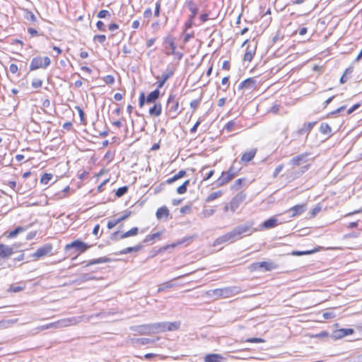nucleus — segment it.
Returning a JSON list of instances; mask_svg holds the SVG:
<instances>
[{"mask_svg":"<svg viewBox=\"0 0 362 362\" xmlns=\"http://www.w3.org/2000/svg\"><path fill=\"white\" fill-rule=\"evenodd\" d=\"M253 221H247L244 224L237 226L231 231L218 238L215 243L221 244L226 242L233 243L245 236L252 235L257 230L253 228Z\"/></svg>","mask_w":362,"mask_h":362,"instance_id":"obj_1","label":"nucleus"},{"mask_svg":"<svg viewBox=\"0 0 362 362\" xmlns=\"http://www.w3.org/2000/svg\"><path fill=\"white\" fill-rule=\"evenodd\" d=\"M181 111V110H179V99L177 98L175 94L170 93L165 107L166 115L171 119H175L180 115Z\"/></svg>","mask_w":362,"mask_h":362,"instance_id":"obj_2","label":"nucleus"},{"mask_svg":"<svg viewBox=\"0 0 362 362\" xmlns=\"http://www.w3.org/2000/svg\"><path fill=\"white\" fill-rule=\"evenodd\" d=\"M151 324L154 334L163 332L165 331H174L178 329L180 327V323L177 322H160Z\"/></svg>","mask_w":362,"mask_h":362,"instance_id":"obj_3","label":"nucleus"},{"mask_svg":"<svg viewBox=\"0 0 362 362\" xmlns=\"http://www.w3.org/2000/svg\"><path fill=\"white\" fill-rule=\"evenodd\" d=\"M90 247V245L80 240H76L69 243V257L72 255V251L77 252L74 257H71V261L76 259L78 255L84 252Z\"/></svg>","mask_w":362,"mask_h":362,"instance_id":"obj_4","label":"nucleus"},{"mask_svg":"<svg viewBox=\"0 0 362 362\" xmlns=\"http://www.w3.org/2000/svg\"><path fill=\"white\" fill-rule=\"evenodd\" d=\"M50 59L48 57H34L30 64V70L33 71L37 69H45L50 64Z\"/></svg>","mask_w":362,"mask_h":362,"instance_id":"obj_5","label":"nucleus"},{"mask_svg":"<svg viewBox=\"0 0 362 362\" xmlns=\"http://www.w3.org/2000/svg\"><path fill=\"white\" fill-rule=\"evenodd\" d=\"M246 194L244 192H238L230 202V209L233 213L239 206L245 200Z\"/></svg>","mask_w":362,"mask_h":362,"instance_id":"obj_6","label":"nucleus"},{"mask_svg":"<svg viewBox=\"0 0 362 362\" xmlns=\"http://www.w3.org/2000/svg\"><path fill=\"white\" fill-rule=\"evenodd\" d=\"M175 70V69L173 66H168L166 70L162 74L161 76L156 77L157 79H159L157 83L158 88H162L165 83L174 75Z\"/></svg>","mask_w":362,"mask_h":362,"instance_id":"obj_7","label":"nucleus"},{"mask_svg":"<svg viewBox=\"0 0 362 362\" xmlns=\"http://www.w3.org/2000/svg\"><path fill=\"white\" fill-rule=\"evenodd\" d=\"M131 329L140 334H153L152 324H145L132 327Z\"/></svg>","mask_w":362,"mask_h":362,"instance_id":"obj_8","label":"nucleus"},{"mask_svg":"<svg viewBox=\"0 0 362 362\" xmlns=\"http://www.w3.org/2000/svg\"><path fill=\"white\" fill-rule=\"evenodd\" d=\"M234 177H233L227 170L222 172L221 176L214 182V185L220 187L231 181Z\"/></svg>","mask_w":362,"mask_h":362,"instance_id":"obj_9","label":"nucleus"},{"mask_svg":"<svg viewBox=\"0 0 362 362\" xmlns=\"http://www.w3.org/2000/svg\"><path fill=\"white\" fill-rule=\"evenodd\" d=\"M52 245L51 244L47 243L43 245L42 247L38 248L36 250V252L32 255V257H35V259H38L50 254L52 252Z\"/></svg>","mask_w":362,"mask_h":362,"instance_id":"obj_10","label":"nucleus"},{"mask_svg":"<svg viewBox=\"0 0 362 362\" xmlns=\"http://www.w3.org/2000/svg\"><path fill=\"white\" fill-rule=\"evenodd\" d=\"M354 332V330L351 328H341L339 329H336L332 332V337L334 339H339L347 335L352 334Z\"/></svg>","mask_w":362,"mask_h":362,"instance_id":"obj_11","label":"nucleus"},{"mask_svg":"<svg viewBox=\"0 0 362 362\" xmlns=\"http://www.w3.org/2000/svg\"><path fill=\"white\" fill-rule=\"evenodd\" d=\"M306 209L305 204H298L296 205L286 211V213H289L290 217H295L302 214Z\"/></svg>","mask_w":362,"mask_h":362,"instance_id":"obj_12","label":"nucleus"},{"mask_svg":"<svg viewBox=\"0 0 362 362\" xmlns=\"http://www.w3.org/2000/svg\"><path fill=\"white\" fill-rule=\"evenodd\" d=\"M310 155L309 153H301L297 156L293 157L289 161V164L293 166H298L301 163L307 161V157Z\"/></svg>","mask_w":362,"mask_h":362,"instance_id":"obj_13","label":"nucleus"},{"mask_svg":"<svg viewBox=\"0 0 362 362\" xmlns=\"http://www.w3.org/2000/svg\"><path fill=\"white\" fill-rule=\"evenodd\" d=\"M261 272H270L276 269L279 265L272 261L259 262Z\"/></svg>","mask_w":362,"mask_h":362,"instance_id":"obj_14","label":"nucleus"},{"mask_svg":"<svg viewBox=\"0 0 362 362\" xmlns=\"http://www.w3.org/2000/svg\"><path fill=\"white\" fill-rule=\"evenodd\" d=\"M256 81L252 78H248L242 81L239 86V89L252 90L255 88Z\"/></svg>","mask_w":362,"mask_h":362,"instance_id":"obj_15","label":"nucleus"},{"mask_svg":"<svg viewBox=\"0 0 362 362\" xmlns=\"http://www.w3.org/2000/svg\"><path fill=\"white\" fill-rule=\"evenodd\" d=\"M223 298L232 297L239 292V288L236 286L221 288Z\"/></svg>","mask_w":362,"mask_h":362,"instance_id":"obj_16","label":"nucleus"},{"mask_svg":"<svg viewBox=\"0 0 362 362\" xmlns=\"http://www.w3.org/2000/svg\"><path fill=\"white\" fill-rule=\"evenodd\" d=\"M13 253V249L8 245L0 243V258H8Z\"/></svg>","mask_w":362,"mask_h":362,"instance_id":"obj_17","label":"nucleus"},{"mask_svg":"<svg viewBox=\"0 0 362 362\" xmlns=\"http://www.w3.org/2000/svg\"><path fill=\"white\" fill-rule=\"evenodd\" d=\"M26 230V227L18 226L14 230H11L10 232H5L3 234V235L8 239H11L16 238L18 234L23 233Z\"/></svg>","mask_w":362,"mask_h":362,"instance_id":"obj_18","label":"nucleus"},{"mask_svg":"<svg viewBox=\"0 0 362 362\" xmlns=\"http://www.w3.org/2000/svg\"><path fill=\"white\" fill-rule=\"evenodd\" d=\"M225 358L218 354H206L204 358V362H223Z\"/></svg>","mask_w":362,"mask_h":362,"instance_id":"obj_19","label":"nucleus"},{"mask_svg":"<svg viewBox=\"0 0 362 362\" xmlns=\"http://www.w3.org/2000/svg\"><path fill=\"white\" fill-rule=\"evenodd\" d=\"M187 8L190 11L191 14L189 16L191 18H195L196 15L199 11V8L193 0H187L186 1Z\"/></svg>","mask_w":362,"mask_h":362,"instance_id":"obj_20","label":"nucleus"},{"mask_svg":"<svg viewBox=\"0 0 362 362\" xmlns=\"http://www.w3.org/2000/svg\"><path fill=\"white\" fill-rule=\"evenodd\" d=\"M278 224V220L275 216H272L262 223V227L265 229H269L275 227Z\"/></svg>","mask_w":362,"mask_h":362,"instance_id":"obj_21","label":"nucleus"},{"mask_svg":"<svg viewBox=\"0 0 362 362\" xmlns=\"http://www.w3.org/2000/svg\"><path fill=\"white\" fill-rule=\"evenodd\" d=\"M255 52L256 45L253 48H251L250 46H248L244 54L243 60L247 62H251L255 54Z\"/></svg>","mask_w":362,"mask_h":362,"instance_id":"obj_22","label":"nucleus"},{"mask_svg":"<svg viewBox=\"0 0 362 362\" xmlns=\"http://www.w3.org/2000/svg\"><path fill=\"white\" fill-rule=\"evenodd\" d=\"M160 95V91L158 90V88L150 93L148 94L146 97V103H153L156 102V100L159 98Z\"/></svg>","mask_w":362,"mask_h":362,"instance_id":"obj_23","label":"nucleus"},{"mask_svg":"<svg viewBox=\"0 0 362 362\" xmlns=\"http://www.w3.org/2000/svg\"><path fill=\"white\" fill-rule=\"evenodd\" d=\"M74 119L76 115L78 116L79 120L81 123H83L86 120L85 113L83 110L79 106H75V110H72Z\"/></svg>","mask_w":362,"mask_h":362,"instance_id":"obj_24","label":"nucleus"},{"mask_svg":"<svg viewBox=\"0 0 362 362\" xmlns=\"http://www.w3.org/2000/svg\"><path fill=\"white\" fill-rule=\"evenodd\" d=\"M162 112V105L160 103H156L152 107L149 109V114L152 116L158 117Z\"/></svg>","mask_w":362,"mask_h":362,"instance_id":"obj_25","label":"nucleus"},{"mask_svg":"<svg viewBox=\"0 0 362 362\" xmlns=\"http://www.w3.org/2000/svg\"><path fill=\"white\" fill-rule=\"evenodd\" d=\"M169 210L166 206H162L158 209L156 216L158 219H161L163 217L166 218L169 216Z\"/></svg>","mask_w":362,"mask_h":362,"instance_id":"obj_26","label":"nucleus"},{"mask_svg":"<svg viewBox=\"0 0 362 362\" xmlns=\"http://www.w3.org/2000/svg\"><path fill=\"white\" fill-rule=\"evenodd\" d=\"M110 259L107 257H103L98 259H94L90 260L88 262L86 263V267H88L90 265L96 264H102V263H107L110 262Z\"/></svg>","mask_w":362,"mask_h":362,"instance_id":"obj_27","label":"nucleus"},{"mask_svg":"<svg viewBox=\"0 0 362 362\" xmlns=\"http://www.w3.org/2000/svg\"><path fill=\"white\" fill-rule=\"evenodd\" d=\"M255 154H256L255 150H252L250 151L245 152L241 157V160L243 162H245V163L250 162V160H252L253 159Z\"/></svg>","mask_w":362,"mask_h":362,"instance_id":"obj_28","label":"nucleus"},{"mask_svg":"<svg viewBox=\"0 0 362 362\" xmlns=\"http://www.w3.org/2000/svg\"><path fill=\"white\" fill-rule=\"evenodd\" d=\"M186 175V171L184 170H180L177 174H175L172 177L166 180V183L168 184H172L173 182H175L176 180L183 177Z\"/></svg>","mask_w":362,"mask_h":362,"instance_id":"obj_29","label":"nucleus"},{"mask_svg":"<svg viewBox=\"0 0 362 362\" xmlns=\"http://www.w3.org/2000/svg\"><path fill=\"white\" fill-rule=\"evenodd\" d=\"M143 247V245H137L134 247H128L119 252L120 255H127L132 252H137Z\"/></svg>","mask_w":362,"mask_h":362,"instance_id":"obj_30","label":"nucleus"},{"mask_svg":"<svg viewBox=\"0 0 362 362\" xmlns=\"http://www.w3.org/2000/svg\"><path fill=\"white\" fill-rule=\"evenodd\" d=\"M66 321H57V322H53V323H49L48 325H46L45 326H42V328L43 329H49V328H58V327H66Z\"/></svg>","mask_w":362,"mask_h":362,"instance_id":"obj_31","label":"nucleus"},{"mask_svg":"<svg viewBox=\"0 0 362 362\" xmlns=\"http://www.w3.org/2000/svg\"><path fill=\"white\" fill-rule=\"evenodd\" d=\"M206 293L208 296H211V297L215 296L216 299H218L219 298H223L221 288H216V289L209 290V291H206Z\"/></svg>","mask_w":362,"mask_h":362,"instance_id":"obj_32","label":"nucleus"},{"mask_svg":"<svg viewBox=\"0 0 362 362\" xmlns=\"http://www.w3.org/2000/svg\"><path fill=\"white\" fill-rule=\"evenodd\" d=\"M319 251V249L315 248L311 250H305V251H298L295 250L291 252L292 255L295 256H302V255H311L316 252Z\"/></svg>","mask_w":362,"mask_h":362,"instance_id":"obj_33","label":"nucleus"},{"mask_svg":"<svg viewBox=\"0 0 362 362\" xmlns=\"http://www.w3.org/2000/svg\"><path fill=\"white\" fill-rule=\"evenodd\" d=\"M235 163H236V160H234L233 163L231 165V166L227 170L234 177L238 174L239 171L240 170V167L235 166Z\"/></svg>","mask_w":362,"mask_h":362,"instance_id":"obj_34","label":"nucleus"},{"mask_svg":"<svg viewBox=\"0 0 362 362\" xmlns=\"http://www.w3.org/2000/svg\"><path fill=\"white\" fill-rule=\"evenodd\" d=\"M189 185V180H187L184 182L182 185H181L180 187L177 188V192L179 194H183L187 192V187Z\"/></svg>","mask_w":362,"mask_h":362,"instance_id":"obj_35","label":"nucleus"},{"mask_svg":"<svg viewBox=\"0 0 362 362\" xmlns=\"http://www.w3.org/2000/svg\"><path fill=\"white\" fill-rule=\"evenodd\" d=\"M173 286H174V284L172 283V281H166L159 286L158 292V293L163 292L165 289L172 288Z\"/></svg>","mask_w":362,"mask_h":362,"instance_id":"obj_36","label":"nucleus"},{"mask_svg":"<svg viewBox=\"0 0 362 362\" xmlns=\"http://www.w3.org/2000/svg\"><path fill=\"white\" fill-rule=\"evenodd\" d=\"M320 131L323 134H329L332 132L330 126L327 123H322L320 127Z\"/></svg>","mask_w":362,"mask_h":362,"instance_id":"obj_37","label":"nucleus"},{"mask_svg":"<svg viewBox=\"0 0 362 362\" xmlns=\"http://www.w3.org/2000/svg\"><path fill=\"white\" fill-rule=\"evenodd\" d=\"M222 194V192L221 191L214 192L208 195V197L206 199V202H210L214 201V199L218 198Z\"/></svg>","mask_w":362,"mask_h":362,"instance_id":"obj_38","label":"nucleus"},{"mask_svg":"<svg viewBox=\"0 0 362 362\" xmlns=\"http://www.w3.org/2000/svg\"><path fill=\"white\" fill-rule=\"evenodd\" d=\"M160 235V232H157L156 233L148 235L144 239L143 243H148V242H150L151 240H153L154 239H156L157 238H159Z\"/></svg>","mask_w":362,"mask_h":362,"instance_id":"obj_39","label":"nucleus"},{"mask_svg":"<svg viewBox=\"0 0 362 362\" xmlns=\"http://www.w3.org/2000/svg\"><path fill=\"white\" fill-rule=\"evenodd\" d=\"M52 175L50 173H44L41 177L40 182L44 185H47L48 182L52 180Z\"/></svg>","mask_w":362,"mask_h":362,"instance_id":"obj_40","label":"nucleus"},{"mask_svg":"<svg viewBox=\"0 0 362 362\" xmlns=\"http://www.w3.org/2000/svg\"><path fill=\"white\" fill-rule=\"evenodd\" d=\"M127 191H128V187L127 186H123V187H119L115 192V195L117 197H121L123 195H124L127 192Z\"/></svg>","mask_w":362,"mask_h":362,"instance_id":"obj_41","label":"nucleus"},{"mask_svg":"<svg viewBox=\"0 0 362 362\" xmlns=\"http://www.w3.org/2000/svg\"><path fill=\"white\" fill-rule=\"evenodd\" d=\"M245 181V178H239L236 180L235 183L231 186V188L235 190L239 189Z\"/></svg>","mask_w":362,"mask_h":362,"instance_id":"obj_42","label":"nucleus"},{"mask_svg":"<svg viewBox=\"0 0 362 362\" xmlns=\"http://www.w3.org/2000/svg\"><path fill=\"white\" fill-rule=\"evenodd\" d=\"M143 15H144V19L146 21V23H148L153 15L151 8H146L145 11H144Z\"/></svg>","mask_w":362,"mask_h":362,"instance_id":"obj_43","label":"nucleus"},{"mask_svg":"<svg viewBox=\"0 0 362 362\" xmlns=\"http://www.w3.org/2000/svg\"><path fill=\"white\" fill-rule=\"evenodd\" d=\"M50 101L48 99H46L42 103V107L45 112L51 114L49 111L52 110V108L50 107Z\"/></svg>","mask_w":362,"mask_h":362,"instance_id":"obj_44","label":"nucleus"},{"mask_svg":"<svg viewBox=\"0 0 362 362\" xmlns=\"http://www.w3.org/2000/svg\"><path fill=\"white\" fill-rule=\"evenodd\" d=\"M194 25V18L189 17L188 20L184 25L183 32H186L188 29L191 28Z\"/></svg>","mask_w":362,"mask_h":362,"instance_id":"obj_45","label":"nucleus"},{"mask_svg":"<svg viewBox=\"0 0 362 362\" xmlns=\"http://www.w3.org/2000/svg\"><path fill=\"white\" fill-rule=\"evenodd\" d=\"M216 212V210L214 209H204L202 211V214L204 218H208L212 216Z\"/></svg>","mask_w":362,"mask_h":362,"instance_id":"obj_46","label":"nucleus"},{"mask_svg":"<svg viewBox=\"0 0 362 362\" xmlns=\"http://www.w3.org/2000/svg\"><path fill=\"white\" fill-rule=\"evenodd\" d=\"M166 42H168L169 43V45L171 48V50H172L171 54H175L176 46H175V44L174 42V39L168 37V38H166Z\"/></svg>","mask_w":362,"mask_h":362,"instance_id":"obj_47","label":"nucleus"},{"mask_svg":"<svg viewBox=\"0 0 362 362\" xmlns=\"http://www.w3.org/2000/svg\"><path fill=\"white\" fill-rule=\"evenodd\" d=\"M103 81L108 85H112L115 83V78L112 75H107L103 77Z\"/></svg>","mask_w":362,"mask_h":362,"instance_id":"obj_48","label":"nucleus"},{"mask_svg":"<svg viewBox=\"0 0 362 362\" xmlns=\"http://www.w3.org/2000/svg\"><path fill=\"white\" fill-rule=\"evenodd\" d=\"M110 16V13L107 10H101L97 14V17L99 18H105Z\"/></svg>","mask_w":362,"mask_h":362,"instance_id":"obj_49","label":"nucleus"},{"mask_svg":"<svg viewBox=\"0 0 362 362\" xmlns=\"http://www.w3.org/2000/svg\"><path fill=\"white\" fill-rule=\"evenodd\" d=\"M249 270L252 272L255 271H260L259 262H254L248 267Z\"/></svg>","mask_w":362,"mask_h":362,"instance_id":"obj_50","label":"nucleus"},{"mask_svg":"<svg viewBox=\"0 0 362 362\" xmlns=\"http://www.w3.org/2000/svg\"><path fill=\"white\" fill-rule=\"evenodd\" d=\"M106 40V36L105 35H96L93 37V41L98 42L100 44H103Z\"/></svg>","mask_w":362,"mask_h":362,"instance_id":"obj_51","label":"nucleus"},{"mask_svg":"<svg viewBox=\"0 0 362 362\" xmlns=\"http://www.w3.org/2000/svg\"><path fill=\"white\" fill-rule=\"evenodd\" d=\"M201 100V97L199 99L192 100L189 104L190 107L193 110H196L200 105Z\"/></svg>","mask_w":362,"mask_h":362,"instance_id":"obj_52","label":"nucleus"},{"mask_svg":"<svg viewBox=\"0 0 362 362\" xmlns=\"http://www.w3.org/2000/svg\"><path fill=\"white\" fill-rule=\"evenodd\" d=\"M119 223H120V220L115 219V220H111L107 222V227L108 229L113 228L115 226H117Z\"/></svg>","mask_w":362,"mask_h":362,"instance_id":"obj_53","label":"nucleus"},{"mask_svg":"<svg viewBox=\"0 0 362 362\" xmlns=\"http://www.w3.org/2000/svg\"><path fill=\"white\" fill-rule=\"evenodd\" d=\"M322 316L325 320H328V319H332V318L335 317L336 315L334 314V313L333 311H328V312L324 313Z\"/></svg>","mask_w":362,"mask_h":362,"instance_id":"obj_54","label":"nucleus"},{"mask_svg":"<svg viewBox=\"0 0 362 362\" xmlns=\"http://www.w3.org/2000/svg\"><path fill=\"white\" fill-rule=\"evenodd\" d=\"M160 11V1H158L155 4L154 16L158 17Z\"/></svg>","mask_w":362,"mask_h":362,"instance_id":"obj_55","label":"nucleus"},{"mask_svg":"<svg viewBox=\"0 0 362 362\" xmlns=\"http://www.w3.org/2000/svg\"><path fill=\"white\" fill-rule=\"evenodd\" d=\"M145 102H146V98L145 97V94L144 93H141L140 95H139V105L140 107H142L145 103Z\"/></svg>","mask_w":362,"mask_h":362,"instance_id":"obj_56","label":"nucleus"},{"mask_svg":"<svg viewBox=\"0 0 362 362\" xmlns=\"http://www.w3.org/2000/svg\"><path fill=\"white\" fill-rule=\"evenodd\" d=\"M245 341L250 343H262L264 342V340L262 338L253 337L247 339Z\"/></svg>","mask_w":362,"mask_h":362,"instance_id":"obj_57","label":"nucleus"},{"mask_svg":"<svg viewBox=\"0 0 362 362\" xmlns=\"http://www.w3.org/2000/svg\"><path fill=\"white\" fill-rule=\"evenodd\" d=\"M42 81L40 79L35 78L32 82V86L35 88H37L42 86Z\"/></svg>","mask_w":362,"mask_h":362,"instance_id":"obj_58","label":"nucleus"},{"mask_svg":"<svg viewBox=\"0 0 362 362\" xmlns=\"http://www.w3.org/2000/svg\"><path fill=\"white\" fill-rule=\"evenodd\" d=\"M96 27L97 28L100 30V31H103V32H105L106 30V27H105V23L101 21H98L97 23H96Z\"/></svg>","mask_w":362,"mask_h":362,"instance_id":"obj_59","label":"nucleus"},{"mask_svg":"<svg viewBox=\"0 0 362 362\" xmlns=\"http://www.w3.org/2000/svg\"><path fill=\"white\" fill-rule=\"evenodd\" d=\"M320 211H321V206H315L312 209V211H310V216L311 217H315Z\"/></svg>","mask_w":362,"mask_h":362,"instance_id":"obj_60","label":"nucleus"},{"mask_svg":"<svg viewBox=\"0 0 362 362\" xmlns=\"http://www.w3.org/2000/svg\"><path fill=\"white\" fill-rule=\"evenodd\" d=\"M283 168H284L283 164H280V165H277L274 170V173H273V177H276L277 175H279V173L283 170Z\"/></svg>","mask_w":362,"mask_h":362,"instance_id":"obj_61","label":"nucleus"},{"mask_svg":"<svg viewBox=\"0 0 362 362\" xmlns=\"http://www.w3.org/2000/svg\"><path fill=\"white\" fill-rule=\"evenodd\" d=\"M235 122L233 120L229 121L225 126V129L228 132H231Z\"/></svg>","mask_w":362,"mask_h":362,"instance_id":"obj_62","label":"nucleus"},{"mask_svg":"<svg viewBox=\"0 0 362 362\" xmlns=\"http://www.w3.org/2000/svg\"><path fill=\"white\" fill-rule=\"evenodd\" d=\"M119 235H120L119 232L116 231L111 234L110 239L113 241H117V240H120Z\"/></svg>","mask_w":362,"mask_h":362,"instance_id":"obj_63","label":"nucleus"},{"mask_svg":"<svg viewBox=\"0 0 362 362\" xmlns=\"http://www.w3.org/2000/svg\"><path fill=\"white\" fill-rule=\"evenodd\" d=\"M128 234L130 236H134L138 234L139 228L137 227H134L127 231Z\"/></svg>","mask_w":362,"mask_h":362,"instance_id":"obj_64","label":"nucleus"}]
</instances>
